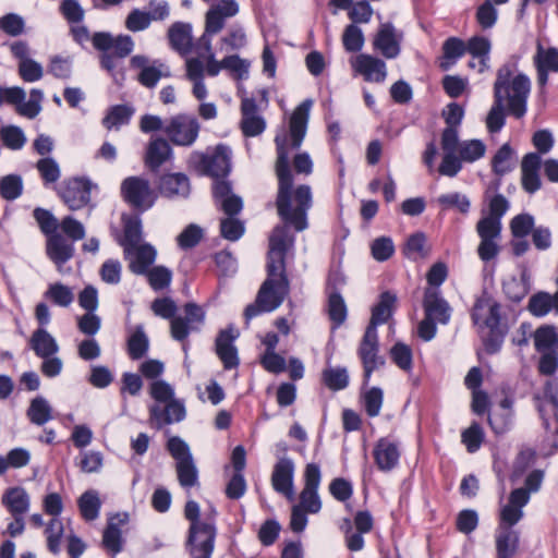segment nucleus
<instances>
[{
	"instance_id": "obj_49",
	"label": "nucleus",
	"mask_w": 558,
	"mask_h": 558,
	"mask_svg": "<svg viewBox=\"0 0 558 558\" xmlns=\"http://www.w3.org/2000/svg\"><path fill=\"white\" fill-rule=\"evenodd\" d=\"M143 276L147 278L148 284L154 291L167 289L172 281V271L166 266H153Z\"/></svg>"
},
{
	"instance_id": "obj_29",
	"label": "nucleus",
	"mask_w": 558,
	"mask_h": 558,
	"mask_svg": "<svg viewBox=\"0 0 558 558\" xmlns=\"http://www.w3.org/2000/svg\"><path fill=\"white\" fill-rule=\"evenodd\" d=\"M123 236L119 239V244L123 247L124 257L129 258L132 250L141 244L143 238V227L140 214L123 216Z\"/></svg>"
},
{
	"instance_id": "obj_31",
	"label": "nucleus",
	"mask_w": 558,
	"mask_h": 558,
	"mask_svg": "<svg viewBox=\"0 0 558 558\" xmlns=\"http://www.w3.org/2000/svg\"><path fill=\"white\" fill-rule=\"evenodd\" d=\"M397 295L390 291L380 293L378 302L372 308V316L366 330L377 332V327L387 323L393 315Z\"/></svg>"
},
{
	"instance_id": "obj_51",
	"label": "nucleus",
	"mask_w": 558,
	"mask_h": 558,
	"mask_svg": "<svg viewBox=\"0 0 558 558\" xmlns=\"http://www.w3.org/2000/svg\"><path fill=\"white\" fill-rule=\"evenodd\" d=\"M484 439V429L480 423L475 421L461 433V441L470 453L476 452L481 448Z\"/></svg>"
},
{
	"instance_id": "obj_53",
	"label": "nucleus",
	"mask_w": 558,
	"mask_h": 558,
	"mask_svg": "<svg viewBox=\"0 0 558 558\" xmlns=\"http://www.w3.org/2000/svg\"><path fill=\"white\" fill-rule=\"evenodd\" d=\"M475 21L478 26L486 31L493 28L498 21V10L493 1L485 0L476 8Z\"/></svg>"
},
{
	"instance_id": "obj_40",
	"label": "nucleus",
	"mask_w": 558,
	"mask_h": 558,
	"mask_svg": "<svg viewBox=\"0 0 558 558\" xmlns=\"http://www.w3.org/2000/svg\"><path fill=\"white\" fill-rule=\"evenodd\" d=\"M169 40L172 47L181 52L186 53L192 48V26L189 23L175 22L169 28Z\"/></svg>"
},
{
	"instance_id": "obj_61",
	"label": "nucleus",
	"mask_w": 558,
	"mask_h": 558,
	"mask_svg": "<svg viewBox=\"0 0 558 558\" xmlns=\"http://www.w3.org/2000/svg\"><path fill=\"white\" fill-rule=\"evenodd\" d=\"M244 232V222L235 217H227L220 220V234L223 239L235 242Z\"/></svg>"
},
{
	"instance_id": "obj_26",
	"label": "nucleus",
	"mask_w": 558,
	"mask_h": 558,
	"mask_svg": "<svg viewBox=\"0 0 558 558\" xmlns=\"http://www.w3.org/2000/svg\"><path fill=\"white\" fill-rule=\"evenodd\" d=\"M353 70L367 82L383 83L387 76L386 63L371 54L361 53L352 61Z\"/></svg>"
},
{
	"instance_id": "obj_50",
	"label": "nucleus",
	"mask_w": 558,
	"mask_h": 558,
	"mask_svg": "<svg viewBox=\"0 0 558 558\" xmlns=\"http://www.w3.org/2000/svg\"><path fill=\"white\" fill-rule=\"evenodd\" d=\"M27 416L32 423L41 426L51 418V407L45 398L38 396L31 401Z\"/></svg>"
},
{
	"instance_id": "obj_34",
	"label": "nucleus",
	"mask_w": 558,
	"mask_h": 558,
	"mask_svg": "<svg viewBox=\"0 0 558 558\" xmlns=\"http://www.w3.org/2000/svg\"><path fill=\"white\" fill-rule=\"evenodd\" d=\"M172 154L173 150L167 140L162 137L151 138L147 145L145 165L151 171H157L172 157Z\"/></svg>"
},
{
	"instance_id": "obj_14",
	"label": "nucleus",
	"mask_w": 558,
	"mask_h": 558,
	"mask_svg": "<svg viewBox=\"0 0 558 558\" xmlns=\"http://www.w3.org/2000/svg\"><path fill=\"white\" fill-rule=\"evenodd\" d=\"M357 355L363 365V385L367 386L372 374L385 364L384 359L379 355L378 332L365 330Z\"/></svg>"
},
{
	"instance_id": "obj_38",
	"label": "nucleus",
	"mask_w": 558,
	"mask_h": 558,
	"mask_svg": "<svg viewBox=\"0 0 558 558\" xmlns=\"http://www.w3.org/2000/svg\"><path fill=\"white\" fill-rule=\"evenodd\" d=\"M97 189L87 177L72 178V210L89 205L92 191Z\"/></svg>"
},
{
	"instance_id": "obj_60",
	"label": "nucleus",
	"mask_w": 558,
	"mask_h": 558,
	"mask_svg": "<svg viewBox=\"0 0 558 558\" xmlns=\"http://www.w3.org/2000/svg\"><path fill=\"white\" fill-rule=\"evenodd\" d=\"M371 254L377 262H386L395 254V244L390 236L376 238L371 244Z\"/></svg>"
},
{
	"instance_id": "obj_2",
	"label": "nucleus",
	"mask_w": 558,
	"mask_h": 558,
	"mask_svg": "<svg viewBox=\"0 0 558 558\" xmlns=\"http://www.w3.org/2000/svg\"><path fill=\"white\" fill-rule=\"evenodd\" d=\"M286 229L277 228L269 241L267 252V278L257 293L255 303L248 304L244 311L246 324L260 315L277 310L290 292V282L286 270V256L292 239L287 235Z\"/></svg>"
},
{
	"instance_id": "obj_5",
	"label": "nucleus",
	"mask_w": 558,
	"mask_h": 558,
	"mask_svg": "<svg viewBox=\"0 0 558 558\" xmlns=\"http://www.w3.org/2000/svg\"><path fill=\"white\" fill-rule=\"evenodd\" d=\"M33 217L47 238V256L61 271L62 266L70 259V215L59 221L51 211L36 207L33 210Z\"/></svg>"
},
{
	"instance_id": "obj_27",
	"label": "nucleus",
	"mask_w": 558,
	"mask_h": 558,
	"mask_svg": "<svg viewBox=\"0 0 558 558\" xmlns=\"http://www.w3.org/2000/svg\"><path fill=\"white\" fill-rule=\"evenodd\" d=\"M313 101L311 99L303 100L292 112L289 121V133L291 137V147L300 148L305 137L310 110Z\"/></svg>"
},
{
	"instance_id": "obj_42",
	"label": "nucleus",
	"mask_w": 558,
	"mask_h": 558,
	"mask_svg": "<svg viewBox=\"0 0 558 558\" xmlns=\"http://www.w3.org/2000/svg\"><path fill=\"white\" fill-rule=\"evenodd\" d=\"M327 295V313L331 322V329L336 330L347 320L348 310L340 291H333Z\"/></svg>"
},
{
	"instance_id": "obj_52",
	"label": "nucleus",
	"mask_w": 558,
	"mask_h": 558,
	"mask_svg": "<svg viewBox=\"0 0 558 558\" xmlns=\"http://www.w3.org/2000/svg\"><path fill=\"white\" fill-rule=\"evenodd\" d=\"M104 457L99 451H81L75 458V465L83 473H97L101 470Z\"/></svg>"
},
{
	"instance_id": "obj_12",
	"label": "nucleus",
	"mask_w": 558,
	"mask_h": 558,
	"mask_svg": "<svg viewBox=\"0 0 558 558\" xmlns=\"http://www.w3.org/2000/svg\"><path fill=\"white\" fill-rule=\"evenodd\" d=\"M183 310L184 316H177L171 320V337L183 342V349L186 351L187 343L185 341L191 332L201 330L205 323L206 312L194 302L186 303Z\"/></svg>"
},
{
	"instance_id": "obj_20",
	"label": "nucleus",
	"mask_w": 558,
	"mask_h": 558,
	"mask_svg": "<svg viewBox=\"0 0 558 558\" xmlns=\"http://www.w3.org/2000/svg\"><path fill=\"white\" fill-rule=\"evenodd\" d=\"M258 105L253 97H244L241 100V130L244 136L254 137L260 135L266 129V121L258 113Z\"/></svg>"
},
{
	"instance_id": "obj_1",
	"label": "nucleus",
	"mask_w": 558,
	"mask_h": 558,
	"mask_svg": "<svg viewBox=\"0 0 558 558\" xmlns=\"http://www.w3.org/2000/svg\"><path fill=\"white\" fill-rule=\"evenodd\" d=\"M287 142L288 137L284 133L277 134L275 137L277 150L276 175L278 179L276 207L283 223L274 228L269 240L275 235L277 228L283 227L288 233L287 235L293 240L292 244L289 245V250H291L294 246L295 236L290 232V228H293L295 232H302L308 228L307 215L313 206V193L307 184L293 187Z\"/></svg>"
},
{
	"instance_id": "obj_57",
	"label": "nucleus",
	"mask_w": 558,
	"mask_h": 558,
	"mask_svg": "<svg viewBox=\"0 0 558 558\" xmlns=\"http://www.w3.org/2000/svg\"><path fill=\"white\" fill-rule=\"evenodd\" d=\"M362 398L366 414L369 417L378 416L384 401V392L381 388L372 387L363 393Z\"/></svg>"
},
{
	"instance_id": "obj_3",
	"label": "nucleus",
	"mask_w": 558,
	"mask_h": 558,
	"mask_svg": "<svg viewBox=\"0 0 558 558\" xmlns=\"http://www.w3.org/2000/svg\"><path fill=\"white\" fill-rule=\"evenodd\" d=\"M494 102L486 118L488 132L498 133L506 123L505 106L517 119L524 117L531 92L530 77L519 71L518 59L511 57L496 72Z\"/></svg>"
},
{
	"instance_id": "obj_28",
	"label": "nucleus",
	"mask_w": 558,
	"mask_h": 558,
	"mask_svg": "<svg viewBox=\"0 0 558 558\" xmlns=\"http://www.w3.org/2000/svg\"><path fill=\"white\" fill-rule=\"evenodd\" d=\"M128 520L129 514L126 512L112 514L108 519L102 534V546L111 556H116L123 549L124 541L120 526L125 524Z\"/></svg>"
},
{
	"instance_id": "obj_54",
	"label": "nucleus",
	"mask_w": 558,
	"mask_h": 558,
	"mask_svg": "<svg viewBox=\"0 0 558 558\" xmlns=\"http://www.w3.org/2000/svg\"><path fill=\"white\" fill-rule=\"evenodd\" d=\"M535 219L531 214L523 213L514 216L510 221L511 234L514 239H523L532 233Z\"/></svg>"
},
{
	"instance_id": "obj_8",
	"label": "nucleus",
	"mask_w": 558,
	"mask_h": 558,
	"mask_svg": "<svg viewBox=\"0 0 558 558\" xmlns=\"http://www.w3.org/2000/svg\"><path fill=\"white\" fill-rule=\"evenodd\" d=\"M535 350L541 354L538 372L545 376L554 375L558 369V328L542 325L533 333Z\"/></svg>"
},
{
	"instance_id": "obj_59",
	"label": "nucleus",
	"mask_w": 558,
	"mask_h": 558,
	"mask_svg": "<svg viewBox=\"0 0 558 558\" xmlns=\"http://www.w3.org/2000/svg\"><path fill=\"white\" fill-rule=\"evenodd\" d=\"M342 44L348 52H359L364 45V35L362 29L354 24H349L342 35Z\"/></svg>"
},
{
	"instance_id": "obj_24",
	"label": "nucleus",
	"mask_w": 558,
	"mask_h": 558,
	"mask_svg": "<svg viewBox=\"0 0 558 558\" xmlns=\"http://www.w3.org/2000/svg\"><path fill=\"white\" fill-rule=\"evenodd\" d=\"M423 308L425 316L436 323L446 325L450 320L451 310L448 302L441 296L440 290L436 288H426L423 299Z\"/></svg>"
},
{
	"instance_id": "obj_46",
	"label": "nucleus",
	"mask_w": 558,
	"mask_h": 558,
	"mask_svg": "<svg viewBox=\"0 0 558 558\" xmlns=\"http://www.w3.org/2000/svg\"><path fill=\"white\" fill-rule=\"evenodd\" d=\"M322 380L330 390L339 391L349 386V374L345 367H326L322 373Z\"/></svg>"
},
{
	"instance_id": "obj_44",
	"label": "nucleus",
	"mask_w": 558,
	"mask_h": 558,
	"mask_svg": "<svg viewBox=\"0 0 558 558\" xmlns=\"http://www.w3.org/2000/svg\"><path fill=\"white\" fill-rule=\"evenodd\" d=\"M82 518L85 521H94L98 518L101 501L96 490L85 492L77 500Z\"/></svg>"
},
{
	"instance_id": "obj_17",
	"label": "nucleus",
	"mask_w": 558,
	"mask_h": 558,
	"mask_svg": "<svg viewBox=\"0 0 558 558\" xmlns=\"http://www.w3.org/2000/svg\"><path fill=\"white\" fill-rule=\"evenodd\" d=\"M130 64L131 68L140 70L137 81L147 88H154L162 76L170 75L168 68L162 62L155 60L153 64H149V60L145 56H133Z\"/></svg>"
},
{
	"instance_id": "obj_32",
	"label": "nucleus",
	"mask_w": 558,
	"mask_h": 558,
	"mask_svg": "<svg viewBox=\"0 0 558 558\" xmlns=\"http://www.w3.org/2000/svg\"><path fill=\"white\" fill-rule=\"evenodd\" d=\"M157 258L156 248L149 243L136 245L129 256V269L137 276H143L151 268Z\"/></svg>"
},
{
	"instance_id": "obj_55",
	"label": "nucleus",
	"mask_w": 558,
	"mask_h": 558,
	"mask_svg": "<svg viewBox=\"0 0 558 558\" xmlns=\"http://www.w3.org/2000/svg\"><path fill=\"white\" fill-rule=\"evenodd\" d=\"M391 361L402 371L410 372L413 365L411 348L403 342H396L390 349Z\"/></svg>"
},
{
	"instance_id": "obj_48",
	"label": "nucleus",
	"mask_w": 558,
	"mask_h": 558,
	"mask_svg": "<svg viewBox=\"0 0 558 558\" xmlns=\"http://www.w3.org/2000/svg\"><path fill=\"white\" fill-rule=\"evenodd\" d=\"M177 474L180 485L186 490L199 484L198 470L194 463L193 458L178 462Z\"/></svg>"
},
{
	"instance_id": "obj_21",
	"label": "nucleus",
	"mask_w": 558,
	"mask_h": 558,
	"mask_svg": "<svg viewBox=\"0 0 558 558\" xmlns=\"http://www.w3.org/2000/svg\"><path fill=\"white\" fill-rule=\"evenodd\" d=\"M239 337V331L232 326L219 331L216 341V354L221 360L226 369H232L239 366L240 360L238 350L233 342Z\"/></svg>"
},
{
	"instance_id": "obj_41",
	"label": "nucleus",
	"mask_w": 558,
	"mask_h": 558,
	"mask_svg": "<svg viewBox=\"0 0 558 558\" xmlns=\"http://www.w3.org/2000/svg\"><path fill=\"white\" fill-rule=\"evenodd\" d=\"M2 502L12 515H23L28 510L29 497L24 488L13 487L5 492Z\"/></svg>"
},
{
	"instance_id": "obj_23",
	"label": "nucleus",
	"mask_w": 558,
	"mask_h": 558,
	"mask_svg": "<svg viewBox=\"0 0 558 558\" xmlns=\"http://www.w3.org/2000/svg\"><path fill=\"white\" fill-rule=\"evenodd\" d=\"M93 46L97 50L110 51L119 59H123L132 52L134 43L129 35L114 38L110 33L100 32L93 35Z\"/></svg>"
},
{
	"instance_id": "obj_56",
	"label": "nucleus",
	"mask_w": 558,
	"mask_h": 558,
	"mask_svg": "<svg viewBox=\"0 0 558 558\" xmlns=\"http://www.w3.org/2000/svg\"><path fill=\"white\" fill-rule=\"evenodd\" d=\"M0 140L5 147L12 150L21 149L26 143L22 129L15 125L2 126L0 129Z\"/></svg>"
},
{
	"instance_id": "obj_9",
	"label": "nucleus",
	"mask_w": 558,
	"mask_h": 558,
	"mask_svg": "<svg viewBox=\"0 0 558 558\" xmlns=\"http://www.w3.org/2000/svg\"><path fill=\"white\" fill-rule=\"evenodd\" d=\"M120 192L122 199L138 214L151 208L157 201L156 192L149 181L143 177L125 178L121 183Z\"/></svg>"
},
{
	"instance_id": "obj_37",
	"label": "nucleus",
	"mask_w": 558,
	"mask_h": 558,
	"mask_svg": "<svg viewBox=\"0 0 558 558\" xmlns=\"http://www.w3.org/2000/svg\"><path fill=\"white\" fill-rule=\"evenodd\" d=\"M441 51L442 54L440 57L439 68L444 71H448L465 54V43L459 37L451 36L442 43Z\"/></svg>"
},
{
	"instance_id": "obj_25",
	"label": "nucleus",
	"mask_w": 558,
	"mask_h": 558,
	"mask_svg": "<svg viewBox=\"0 0 558 558\" xmlns=\"http://www.w3.org/2000/svg\"><path fill=\"white\" fill-rule=\"evenodd\" d=\"M158 190L167 198H187L191 194V182L185 173H166L159 179Z\"/></svg>"
},
{
	"instance_id": "obj_58",
	"label": "nucleus",
	"mask_w": 558,
	"mask_h": 558,
	"mask_svg": "<svg viewBox=\"0 0 558 558\" xmlns=\"http://www.w3.org/2000/svg\"><path fill=\"white\" fill-rule=\"evenodd\" d=\"M23 191L22 178L17 174H8L0 180V195L7 201H14Z\"/></svg>"
},
{
	"instance_id": "obj_7",
	"label": "nucleus",
	"mask_w": 558,
	"mask_h": 558,
	"mask_svg": "<svg viewBox=\"0 0 558 558\" xmlns=\"http://www.w3.org/2000/svg\"><path fill=\"white\" fill-rule=\"evenodd\" d=\"M471 317L475 325L489 329V333L484 340L486 352L497 353L504 341V333L500 330V305L489 298H478L473 306Z\"/></svg>"
},
{
	"instance_id": "obj_19",
	"label": "nucleus",
	"mask_w": 558,
	"mask_h": 558,
	"mask_svg": "<svg viewBox=\"0 0 558 558\" xmlns=\"http://www.w3.org/2000/svg\"><path fill=\"white\" fill-rule=\"evenodd\" d=\"M402 33H398L392 23L380 24L374 38V49L387 59H396L401 51Z\"/></svg>"
},
{
	"instance_id": "obj_22",
	"label": "nucleus",
	"mask_w": 558,
	"mask_h": 558,
	"mask_svg": "<svg viewBox=\"0 0 558 558\" xmlns=\"http://www.w3.org/2000/svg\"><path fill=\"white\" fill-rule=\"evenodd\" d=\"M533 64L537 73V84L545 87L548 83L549 73H558V49L555 47L545 48L541 43H537Z\"/></svg>"
},
{
	"instance_id": "obj_15",
	"label": "nucleus",
	"mask_w": 558,
	"mask_h": 558,
	"mask_svg": "<svg viewBox=\"0 0 558 558\" xmlns=\"http://www.w3.org/2000/svg\"><path fill=\"white\" fill-rule=\"evenodd\" d=\"M401 457V441L395 436L380 437L373 449V458L377 469L390 472L399 464Z\"/></svg>"
},
{
	"instance_id": "obj_62",
	"label": "nucleus",
	"mask_w": 558,
	"mask_h": 558,
	"mask_svg": "<svg viewBox=\"0 0 558 558\" xmlns=\"http://www.w3.org/2000/svg\"><path fill=\"white\" fill-rule=\"evenodd\" d=\"M426 235L423 232L411 234L404 245L403 253L408 258L425 257Z\"/></svg>"
},
{
	"instance_id": "obj_11",
	"label": "nucleus",
	"mask_w": 558,
	"mask_h": 558,
	"mask_svg": "<svg viewBox=\"0 0 558 558\" xmlns=\"http://www.w3.org/2000/svg\"><path fill=\"white\" fill-rule=\"evenodd\" d=\"M533 400L542 417L544 428L558 436V378L548 379L543 395L535 393Z\"/></svg>"
},
{
	"instance_id": "obj_45",
	"label": "nucleus",
	"mask_w": 558,
	"mask_h": 558,
	"mask_svg": "<svg viewBox=\"0 0 558 558\" xmlns=\"http://www.w3.org/2000/svg\"><path fill=\"white\" fill-rule=\"evenodd\" d=\"M437 204L441 210L456 209L462 215H468L471 208V202L465 194L451 192L441 194L437 197Z\"/></svg>"
},
{
	"instance_id": "obj_36",
	"label": "nucleus",
	"mask_w": 558,
	"mask_h": 558,
	"mask_svg": "<svg viewBox=\"0 0 558 558\" xmlns=\"http://www.w3.org/2000/svg\"><path fill=\"white\" fill-rule=\"evenodd\" d=\"M135 109L131 105H113L106 111L101 124L108 131H119L131 122Z\"/></svg>"
},
{
	"instance_id": "obj_35",
	"label": "nucleus",
	"mask_w": 558,
	"mask_h": 558,
	"mask_svg": "<svg viewBox=\"0 0 558 558\" xmlns=\"http://www.w3.org/2000/svg\"><path fill=\"white\" fill-rule=\"evenodd\" d=\"M488 424L496 435H504L513 424L512 400L505 398L498 407L488 414Z\"/></svg>"
},
{
	"instance_id": "obj_63",
	"label": "nucleus",
	"mask_w": 558,
	"mask_h": 558,
	"mask_svg": "<svg viewBox=\"0 0 558 558\" xmlns=\"http://www.w3.org/2000/svg\"><path fill=\"white\" fill-rule=\"evenodd\" d=\"M550 302V294L548 292H537L533 294L529 300L527 308L530 313L535 317L546 316L553 307Z\"/></svg>"
},
{
	"instance_id": "obj_47",
	"label": "nucleus",
	"mask_w": 558,
	"mask_h": 558,
	"mask_svg": "<svg viewBox=\"0 0 558 558\" xmlns=\"http://www.w3.org/2000/svg\"><path fill=\"white\" fill-rule=\"evenodd\" d=\"M457 153L463 162L472 163L484 157L486 145L481 140L462 141Z\"/></svg>"
},
{
	"instance_id": "obj_30",
	"label": "nucleus",
	"mask_w": 558,
	"mask_h": 558,
	"mask_svg": "<svg viewBox=\"0 0 558 558\" xmlns=\"http://www.w3.org/2000/svg\"><path fill=\"white\" fill-rule=\"evenodd\" d=\"M496 558H514L520 548V532L517 529L496 527Z\"/></svg>"
},
{
	"instance_id": "obj_18",
	"label": "nucleus",
	"mask_w": 558,
	"mask_h": 558,
	"mask_svg": "<svg viewBox=\"0 0 558 558\" xmlns=\"http://www.w3.org/2000/svg\"><path fill=\"white\" fill-rule=\"evenodd\" d=\"M295 465L292 459L281 457L271 473V486L275 492L283 495L288 499H293V480H294Z\"/></svg>"
},
{
	"instance_id": "obj_43",
	"label": "nucleus",
	"mask_w": 558,
	"mask_h": 558,
	"mask_svg": "<svg viewBox=\"0 0 558 558\" xmlns=\"http://www.w3.org/2000/svg\"><path fill=\"white\" fill-rule=\"evenodd\" d=\"M128 354L136 361L143 359L149 349V339L142 325L136 326L133 333L128 338Z\"/></svg>"
},
{
	"instance_id": "obj_16",
	"label": "nucleus",
	"mask_w": 558,
	"mask_h": 558,
	"mask_svg": "<svg viewBox=\"0 0 558 558\" xmlns=\"http://www.w3.org/2000/svg\"><path fill=\"white\" fill-rule=\"evenodd\" d=\"M186 411L184 403L180 400H171L166 402L165 407L153 404L149 407V425L160 430L167 425L179 423L185 418Z\"/></svg>"
},
{
	"instance_id": "obj_64",
	"label": "nucleus",
	"mask_w": 558,
	"mask_h": 558,
	"mask_svg": "<svg viewBox=\"0 0 558 558\" xmlns=\"http://www.w3.org/2000/svg\"><path fill=\"white\" fill-rule=\"evenodd\" d=\"M203 229L194 223L189 225L177 238L180 248L190 250L195 247L203 239Z\"/></svg>"
},
{
	"instance_id": "obj_6",
	"label": "nucleus",
	"mask_w": 558,
	"mask_h": 558,
	"mask_svg": "<svg viewBox=\"0 0 558 558\" xmlns=\"http://www.w3.org/2000/svg\"><path fill=\"white\" fill-rule=\"evenodd\" d=\"M231 155L229 146L218 144L211 151H192L186 162L189 169L198 175L213 179L227 178L231 171Z\"/></svg>"
},
{
	"instance_id": "obj_33",
	"label": "nucleus",
	"mask_w": 558,
	"mask_h": 558,
	"mask_svg": "<svg viewBox=\"0 0 558 558\" xmlns=\"http://www.w3.org/2000/svg\"><path fill=\"white\" fill-rule=\"evenodd\" d=\"M517 165L515 151L512 149L509 143L502 144L496 154L492 158V170L493 172L501 178L505 174L511 172ZM501 180L498 179L494 182V190H499Z\"/></svg>"
},
{
	"instance_id": "obj_4",
	"label": "nucleus",
	"mask_w": 558,
	"mask_h": 558,
	"mask_svg": "<svg viewBox=\"0 0 558 558\" xmlns=\"http://www.w3.org/2000/svg\"><path fill=\"white\" fill-rule=\"evenodd\" d=\"M488 207L489 214L481 218L475 227L480 238L476 253L486 267L493 264L494 268L501 252V218L509 209V202L502 194H496L490 198Z\"/></svg>"
},
{
	"instance_id": "obj_13",
	"label": "nucleus",
	"mask_w": 558,
	"mask_h": 558,
	"mask_svg": "<svg viewBox=\"0 0 558 558\" xmlns=\"http://www.w3.org/2000/svg\"><path fill=\"white\" fill-rule=\"evenodd\" d=\"M217 529L215 522L205 525H190L185 542V550L190 557L211 558Z\"/></svg>"
},
{
	"instance_id": "obj_39",
	"label": "nucleus",
	"mask_w": 558,
	"mask_h": 558,
	"mask_svg": "<svg viewBox=\"0 0 558 558\" xmlns=\"http://www.w3.org/2000/svg\"><path fill=\"white\" fill-rule=\"evenodd\" d=\"M29 344L36 355L41 359L52 356L58 351L54 338L44 328H38L33 332Z\"/></svg>"
},
{
	"instance_id": "obj_10",
	"label": "nucleus",
	"mask_w": 558,
	"mask_h": 558,
	"mask_svg": "<svg viewBox=\"0 0 558 558\" xmlns=\"http://www.w3.org/2000/svg\"><path fill=\"white\" fill-rule=\"evenodd\" d=\"M201 123L197 118L186 113L171 117L165 124L163 133L169 141L181 147H191L198 138Z\"/></svg>"
}]
</instances>
